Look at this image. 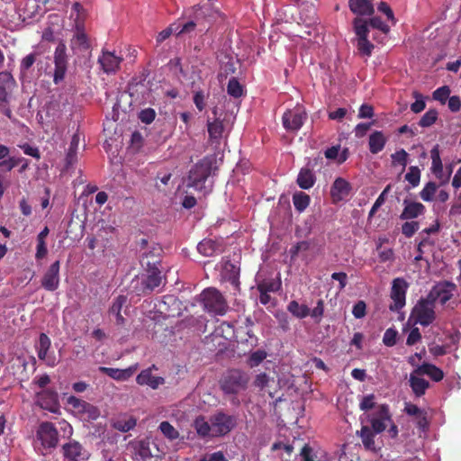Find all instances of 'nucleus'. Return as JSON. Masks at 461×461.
<instances>
[{"label": "nucleus", "instance_id": "f257e3e1", "mask_svg": "<svg viewBox=\"0 0 461 461\" xmlns=\"http://www.w3.org/2000/svg\"><path fill=\"white\" fill-rule=\"evenodd\" d=\"M249 375L240 369L228 370L220 380V387L226 394H237L247 389L249 382Z\"/></svg>", "mask_w": 461, "mask_h": 461}, {"label": "nucleus", "instance_id": "f03ea898", "mask_svg": "<svg viewBox=\"0 0 461 461\" xmlns=\"http://www.w3.org/2000/svg\"><path fill=\"white\" fill-rule=\"evenodd\" d=\"M351 24L358 53L361 56L369 57L374 50V44L367 38L370 25L366 18L354 17Z\"/></svg>", "mask_w": 461, "mask_h": 461}, {"label": "nucleus", "instance_id": "7ed1b4c3", "mask_svg": "<svg viewBox=\"0 0 461 461\" xmlns=\"http://www.w3.org/2000/svg\"><path fill=\"white\" fill-rule=\"evenodd\" d=\"M212 160L203 158L194 164L189 171L187 187L202 192L205 189L204 184L212 173Z\"/></svg>", "mask_w": 461, "mask_h": 461}, {"label": "nucleus", "instance_id": "20e7f679", "mask_svg": "<svg viewBox=\"0 0 461 461\" xmlns=\"http://www.w3.org/2000/svg\"><path fill=\"white\" fill-rule=\"evenodd\" d=\"M131 447L136 461H163L166 456L165 452L150 440H139L131 443Z\"/></svg>", "mask_w": 461, "mask_h": 461}, {"label": "nucleus", "instance_id": "39448f33", "mask_svg": "<svg viewBox=\"0 0 461 461\" xmlns=\"http://www.w3.org/2000/svg\"><path fill=\"white\" fill-rule=\"evenodd\" d=\"M201 303L207 312L223 315L227 312L228 304L222 294L215 288H205L200 294Z\"/></svg>", "mask_w": 461, "mask_h": 461}, {"label": "nucleus", "instance_id": "423d86ee", "mask_svg": "<svg viewBox=\"0 0 461 461\" xmlns=\"http://www.w3.org/2000/svg\"><path fill=\"white\" fill-rule=\"evenodd\" d=\"M212 423V437H222L230 433L237 425V418L221 411L210 417Z\"/></svg>", "mask_w": 461, "mask_h": 461}, {"label": "nucleus", "instance_id": "0eeeda50", "mask_svg": "<svg viewBox=\"0 0 461 461\" xmlns=\"http://www.w3.org/2000/svg\"><path fill=\"white\" fill-rule=\"evenodd\" d=\"M414 321L423 326L430 325L436 319L435 303L428 297L420 299L417 305L412 308Z\"/></svg>", "mask_w": 461, "mask_h": 461}, {"label": "nucleus", "instance_id": "6e6552de", "mask_svg": "<svg viewBox=\"0 0 461 461\" xmlns=\"http://www.w3.org/2000/svg\"><path fill=\"white\" fill-rule=\"evenodd\" d=\"M457 286L453 281H438L432 286L431 291L427 296L433 303L439 300L440 303L445 305L453 298Z\"/></svg>", "mask_w": 461, "mask_h": 461}, {"label": "nucleus", "instance_id": "1a4fd4ad", "mask_svg": "<svg viewBox=\"0 0 461 461\" xmlns=\"http://www.w3.org/2000/svg\"><path fill=\"white\" fill-rule=\"evenodd\" d=\"M406 291L408 283L402 277L393 279L391 286V298L393 302L389 304V311H401L406 305Z\"/></svg>", "mask_w": 461, "mask_h": 461}, {"label": "nucleus", "instance_id": "9d476101", "mask_svg": "<svg viewBox=\"0 0 461 461\" xmlns=\"http://www.w3.org/2000/svg\"><path fill=\"white\" fill-rule=\"evenodd\" d=\"M36 438L45 448H54L59 444V431L50 421H43L38 426Z\"/></svg>", "mask_w": 461, "mask_h": 461}, {"label": "nucleus", "instance_id": "9b49d317", "mask_svg": "<svg viewBox=\"0 0 461 461\" xmlns=\"http://www.w3.org/2000/svg\"><path fill=\"white\" fill-rule=\"evenodd\" d=\"M68 69L67 46L60 42L54 50V82L59 84L66 76Z\"/></svg>", "mask_w": 461, "mask_h": 461}, {"label": "nucleus", "instance_id": "f8f14e48", "mask_svg": "<svg viewBox=\"0 0 461 461\" xmlns=\"http://www.w3.org/2000/svg\"><path fill=\"white\" fill-rule=\"evenodd\" d=\"M307 115L302 107L287 110L282 116L283 126L286 131H296L303 124Z\"/></svg>", "mask_w": 461, "mask_h": 461}, {"label": "nucleus", "instance_id": "ddd939ff", "mask_svg": "<svg viewBox=\"0 0 461 461\" xmlns=\"http://www.w3.org/2000/svg\"><path fill=\"white\" fill-rule=\"evenodd\" d=\"M370 425L375 433H382L388 427V423L392 422V413L388 404H380L377 406L374 416L370 419Z\"/></svg>", "mask_w": 461, "mask_h": 461}, {"label": "nucleus", "instance_id": "4468645a", "mask_svg": "<svg viewBox=\"0 0 461 461\" xmlns=\"http://www.w3.org/2000/svg\"><path fill=\"white\" fill-rule=\"evenodd\" d=\"M163 249L158 245L147 249L141 255L140 265L143 269H160Z\"/></svg>", "mask_w": 461, "mask_h": 461}, {"label": "nucleus", "instance_id": "2eb2a0df", "mask_svg": "<svg viewBox=\"0 0 461 461\" xmlns=\"http://www.w3.org/2000/svg\"><path fill=\"white\" fill-rule=\"evenodd\" d=\"M123 58L116 55L113 51L103 50L98 58V63L103 71L106 74L116 73L121 67Z\"/></svg>", "mask_w": 461, "mask_h": 461}, {"label": "nucleus", "instance_id": "dca6fc26", "mask_svg": "<svg viewBox=\"0 0 461 461\" xmlns=\"http://www.w3.org/2000/svg\"><path fill=\"white\" fill-rule=\"evenodd\" d=\"M60 261L54 262L41 277V287L45 291H57L60 284Z\"/></svg>", "mask_w": 461, "mask_h": 461}, {"label": "nucleus", "instance_id": "f3484780", "mask_svg": "<svg viewBox=\"0 0 461 461\" xmlns=\"http://www.w3.org/2000/svg\"><path fill=\"white\" fill-rule=\"evenodd\" d=\"M50 347L51 339L48 337V334L41 332L40 334V339H38V342L36 344V352H38V358L43 360L45 364L49 366H55L57 365V360L55 359V357L48 355Z\"/></svg>", "mask_w": 461, "mask_h": 461}, {"label": "nucleus", "instance_id": "a211bd4d", "mask_svg": "<svg viewBox=\"0 0 461 461\" xmlns=\"http://www.w3.org/2000/svg\"><path fill=\"white\" fill-rule=\"evenodd\" d=\"M211 10L209 5H204L195 9L194 19L186 22L178 32V34L190 32L194 30L197 24H203L207 18L211 17Z\"/></svg>", "mask_w": 461, "mask_h": 461}, {"label": "nucleus", "instance_id": "6ab92c4d", "mask_svg": "<svg viewBox=\"0 0 461 461\" xmlns=\"http://www.w3.org/2000/svg\"><path fill=\"white\" fill-rule=\"evenodd\" d=\"M65 458L70 461H86L87 455L83 446L77 440H70L62 447Z\"/></svg>", "mask_w": 461, "mask_h": 461}, {"label": "nucleus", "instance_id": "aec40b11", "mask_svg": "<svg viewBox=\"0 0 461 461\" xmlns=\"http://www.w3.org/2000/svg\"><path fill=\"white\" fill-rule=\"evenodd\" d=\"M351 190V186L344 178L338 177L334 180L330 187V197L334 203L344 200Z\"/></svg>", "mask_w": 461, "mask_h": 461}, {"label": "nucleus", "instance_id": "412c9836", "mask_svg": "<svg viewBox=\"0 0 461 461\" xmlns=\"http://www.w3.org/2000/svg\"><path fill=\"white\" fill-rule=\"evenodd\" d=\"M152 368H155V365L152 367L143 369L137 375L136 381L140 385H149L152 389H157L165 383L164 377L152 375Z\"/></svg>", "mask_w": 461, "mask_h": 461}, {"label": "nucleus", "instance_id": "4be33fe9", "mask_svg": "<svg viewBox=\"0 0 461 461\" xmlns=\"http://www.w3.org/2000/svg\"><path fill=\"white\" fill-rule=\"evenodd\" d=\"M426 212V207L421 203L409 202L407 199L403 200V211L400 214L402 220L416 219Z\"/></svg>", "mask_w": 461, "mask_h": 461}, {"label": "nucleus", "instance_id": "5701e85b", "mask_svg": "<svg viewBox=\"0 0 461 461\" xmlns=\"http://www.w3.org/2000/svg\"><path fill=\"white\" fill-rule=\"evenodd\" d=\"M348 8L356 15L355 17L371 16L374 5L370 0H348Z\"/></svg>", "mask_w": 461, "mask_h": 461}, {"label": "nucleus", "instance_id": "b1692460", "mask_svg": "<svg viewBox=\"0 0 461 461\" xmlns=\"http://www.w3.org/2000/svg\"><path fill=\"white\" fill-rule=\"evenodd\" d=\"M421 375H423L415 372V368L412 370L411 375H409V385H411L412 393H414L417 397L423 396L430 385L429 382L421 377Z\"/></svg>", "mask_w": 461, "mask_h": 461}, {"label": "nucleus", "instance_id": "393cba45", "mask_svg": "<svg viewBox=\"0 0 461 461\" xmlns=\"http://www.w3.org/2000/svg\"><path fill=\"white\" fill-rule=\"evenodd\" d=\"M207 131L212 144L220 145L224 131L223 122L220 118L208 119Z\"/></svg>", "mask_w": 461, "mask_h": 461}, {"label": "nucleus", "instance_id": "a878e982", "mask_svg": "<svg viewBox=\"0 0 461 461\" xmlns=\"http://www.w3.org/2000/svg\"><path fill=\"white\" fill-rule=\"evenodd\" d=\"M147 273L146 276H142L146 287L152 293L157 287L165 285L166 277L162 276L160 269H144Z\"/></svg>", "mask_w": 461, "mask_h": 461}, {"label": "nucleus", "instance_id": "bb28decb", "mask_svg": "<svg viewBox=\"0 0 461 461\" xmlns=\"http://www.w3.org/2000/svg\"><path fill=\"white\" fill-rule=\"evenodd\" d=\"M76 32L71 39V48L78 50H87L90 48L89 38L81 23L75 26Z\"/></svg>", "mask_w": 461, "mask_h": 461}, {"label": "nucleus", "instance_id": "cd10ccee", "mask_svg": "<svg viewBox=\"0 0 461 461\" xmlns=\"http://www.w3.org/2000/svg\"><path fill=\"white\" fill-rule=\"evenodd\" d=\"M136 366L121 369L116 367L100 366L99 371L117 381L128 380L135 372Z\"/></svg>", "mask_w": 461, "mask_h": 461}, {"label": "nucleus", "instance_id": "c85d7f7f", "mask_svg": "<svg viewBox=\"0 0 461 461\" xmlns=\"http://www.w3.org/2000/svg\"><path fill=\"white\" fill-rule=\"evenodd\" d=\"M38 399L41 402L43 409H47L52 412H55L58 408L59 396L57 392L50 389H45L42 392L38 393Z\"/></svg>", "mask_w": 461, "mask_h": 461}, {"label": "nucleus", "instance_id": "c756f323", "mask_svg": "<svg viewBox=\"0 0 461 461\" xmlns=\"http://www.w3.org/2000/svg\"><path fill=\"white\" fill-rule=\"evenodd\" d=\"M416 373L429 375L433 381L439 382L444 376V371L434 364L424 362L416 367Z\"/></svg>", "mask_w": 461, "mask_h": 461}, {"label": "nucleus", "instance_id": "7c9ffc66", "mask_svg": "<svg viewBox=\"0 0 461 461\" xmlns=\"http://www.w3.org/2000/svg\"><path fill=\"white\" fill-rule=\"evenodd\" d=\"M137 425V419L127 414L119 416L112 420V427L122 432H128Z\"/></svg>", "mask_w": 461, "mask_h": 461}, {"label": "nucleus", "instance_id": "2f4dec72", "mask_svg": "<svg viewBox=\"0 0 461 461\" xmlns=\"http://www.w3.org/2000/svg\"><path fill=\"white\" fill-rule=\"evenodd\" d=\"M386 145V137L383 131H375L369 135L368 149L370 153L377 154L381 152Z\"/></svg>", "mask_w": 461, "mask_h": 461}, {"label": "nucleus", "instance_id": "473e14b6", "mask_svg": "<svg viewBox=\"0 0 461 461\" xmlns=\"http://www.w3.org/2000/svg\"><path fill=\"white\" fill-rule=\"evenodd\" d=\"M194 428L201 438H212V423L211 421L206 420L205 417L203 415H199L194 420Z\"/></svg>", "mask_w": 461, "mask_h": 461}, {"label": "nucleus", "instance_id": "72a5a7b5", "mask_svg": "<svg viewBox=\"0 0 461 461\" xmlns=\"http://www.w3.org/2000/svg\"><path fill=\"white\" fill-rule=\"evenodd\" d=\"M127 302V295H118L114 299L112 307L109 309V313L115 317L117 324L122 325L125 321V319L122 314V309L124 307Z\"/></svg>", "mask_w": 461, "mask_h": 461}, {"label": "nucleus", "instance_id": "f704fd0d", "mask_svg": "<svg viewBox=\"0 0 461 461\" xmlns=\"http://www.w3.org/2000/svg\"><path fill=\"white\" fill-rule=\"evenodd\" d=\"M198 252L204 257H213L221 252V245L212 240H203L197 246Z\"/></svg>", "mask_w": 461, "mask_h": 461}, {"label": "nucleus", "instance_id": "c9c22d12", "mask_svg": "<svg viewBox=\"0 0 461 461\" xmlns=\"http://www.w3.org/2000/svg\"><path fill=\"white\" fill-rule=\"evenodd\" d=\"M80 135L75 133L71 139V142L66 157V167L69 168L77 162V152L79 149Z\"/></svg>", "mask_w": 461, "mask_h": 461}, {"label": "nucleus", "instance_id": "e433bc0d", "mask_svg": "<svg viewBox=\"0 0 461 461\" xmlns=\"http://www.w3.org/2000/svg\"><path fill=\"white\" fill-rule=\"evenodd\" d=\"M14 85V78L9 72H0V101L5 103L9 95V90Z\"/></svg>", "mask_w": 461, "mask_h": 461}, {"label": "nucleus", "instance_id": "4c0bfd02", "mask_svg": "<svg viewBox=\"0 0 461 461\" xmlns=\"http://www.w3.org/2000/svg\"><path fill=\"white\" fill-rule=\"evenodd\" d=\"M296 183L301 189L308 190L313 186L315 176L309 168H302L297 176Z\"/></svg>", "mask_w": 461, "mask_h": 461}, {"label": "nucleus", "instance_id": "58836bf2", "mask_svg": "<svg viewBox=\"0 0 461 461\" xmlns=\"http://www.w3.org/2000/svg\"><path fill=\"white\" fill-rule=\"evenodd\" d=\"M432 158L431 171L437 178L443 177V163L440 158L439 146L436 145L430 151Z\"/></svg>", "mask_w": 461, "mask_h": 461}, {"label": "nucleus", "instance_id": "ea45409f", "mask_svg": "<svg viewBox=\"0 0 461 461\" xmlns=\"http://www.w3.org/2000/svg\"><path fill=\"white\" fill-rule=\"evenodd\" d=\"M375 434H376L371 427L362 426L359 431V437L366 449H375Z\"/></svg>", "mask_w": 461, "mask_h": 461}, {"label": "nucleus", "instance_id": "a19ab883", "mask_svg": "<svg viewBox=\"0 0 461 461\" xmlns=\"http://www.w3.org/2000/svg\"><path fill=\"white\" fill-rule=\"evenodd\" d=\"M131 293H134L136 296H143V294H151L149 288L146 287V283L142 276H137L130 285Z\"/></svg>", "mask_w": 461, "mask_h": 461}, {"label": "nucleus", "instance_id": "79ce46f5", "mask_svg": "<svg viewBox=\"0 0 461 461\" xmlns=\"http://www.w3.org/2000/svg\"><path fill=\"white\" fill-rule=\"evenodd\" d=\"M68 402L74 408L81 409L85 411L90 412L91 414H97L98 412L96 407L75 395L69 396L68 399Z\"/></svg>", "mask_w": 461, "mask_h": 461}, {"label": "nucleus", "instance_id": "37998d69", "mask_svg": "<svg viewBox=\"0 0 461 461\" xmlns=\"http://www.w3.org/2000/svg\"><path fill=\"white\" fill-rule=\"evenodd\" d=\"M286 309L294 317L299 319L305 318L310 313V308L306 304H299L296 301L289 302Z\"/></svg>", "mask_w": 461, "mask_h": 461}, {"label": "nucleus", "instance_id": "c03bdc74", "mask_svg": "<svg viewBox=\"0 0 461 461\" xmlns=\"http://www.w3.org/2000/svg\"><path fill=\"white\" fill-rule=\"evenodd\" d=\"M311 198L303 192H296L293 195V203L298 212H303L310 204Z\"/></svg>", "mask_w": 461, "mask_h": 461}, {"label": "nucleus", "instance_id": "a18cd8bd", "mask_svg": "<svg viewBox=\"0 0 461 461\" xmlns=\"http://www.w3.org/2000/svg\"><path fill=\"white\" fill-rule=\"evenodd\" d=\"M280 287V279H263L257 284V289L265 293H276V291H279Z\"/></svg>", "mask_w": 461, "mask_h": 461}, {"label": "nucleus", "instance_id": "49530a36", "mask_svg": "<svg viewBox=\"0 0 461 461\" xmlns=\"http://www.w3.org/2000/svg\"><path fill=\"white\" fill-rule=\"evenodd\" d=\"M74 15H76L75 26L79 25V23H81L83 26H85V20L87 16V11L80 2H75L72 5L71 16H74Z\"/></svg>", "mask_w": 461, "mask_h": 461}, {"label": "nucleus", "instance_id": "de8ad7c7", "mask_svg": "<svg viewBox=\"0 0 461 461\" xmlns=\"http://www.w3.org/2000/svg\"><path fill=\"white\" fill-rule=\"evenodd\" d=\"M392 190V185H387L381 194L378 195V197L376 198V200L375 201L374 204L372 205L370 211H369V217L373 216L376 211L381 208L384 204V202L386 201V195L388 194V193Z\"/></svg>", "mask_w": 461, "mask_h": 461}, {"label": "nucleus", "instance_id": "09e8293b", "mask_svg": "<svg viewBox=\"0 0 461 461\" xmlns=\"http://www.w3.org/2000/svg\"><path fill=\"white\" fill-rule=\"evenodd\" d=\"M159 429L163 435L170 440L176 439L179 437L178 430L175 429V427L169 421H162L159 425Z\"/></svg>", "mask_w": 461, "mask_h": 461}, {"label": "nucleus", "instance_id": "8fccbe9b", "mask_svg": "<svg viewBox=\"0 0 461 461\" xmlns=\"http://www.w3.org/2000/svg\"><path fill=\"white\" fill-rule=\"evenodd\" d=\"M438 118V112L436 109H429L420 119L419 125L423 128L432 126Z\"/></svg>", "mask_w": 461, "mask_h": 461}, {"label": "nucleus", "instance_id": "3c124183", "mask_svg": "<svg viewBox=\"0 0 461 461\" xmlns=\"http://www.w3.org/2000/svg\"><path fill=\"white\" fill-rule=\"evenodd\" d=\"M438 190V185L434 182H429L420 192V197L424 202H432Z\"/></svg>", "mask_w": 461, "mask_h": 461}, {"label": "nucleus", "instance_id": "603ef678", "mask_svg": "<svg viewBox=\"0 0 461 461\" xmlns=\"http://www.w3.org/2000/svg\"><path fill=\"white\" fill-rule=\"evenodd\" d=\"M366 20L370 27H372L373 29L381 31V32L384 34H388L390 32V25H387L381 17L372 16Z\"/></svg>", "mask_w": 461, "mask_h": 461}, {"label": "nucleus", "instance_id": "864d4df0", "mask_svg": "<svg viewBox=\"0 0 461 461\" xmlns=\"http://www.w3.org/2000/svg\"><path fill=\"white\" fill-rule=\"evenodd\" d=\"M227 92L230 95L238 98L243 95V88L240 82L232 77L228 82Z\"/></svg>", "mask_w": 461, "mask_h": 461}, {"label": "nucleus", "instance_id": "5fc2aeb1", "mask_svg": "<svg viewBox=\"0 0 461 461\" xmlns=\"http://www.w3.org/2000/svg\"><path fill=\"white\" fill-rule=\"evenodd\" d=\"M405 179L412 187H416L420 183V170L418 167L412 166L409 168V172L405 175Z\"/></svg>", "mask_w": 461, "mask_h": 461}, {"label": "nucleus", "instance_id": "6e6d98bb", "mask_svg": "<svg viewBox=\"0 0 461 461\" xmlns=\"http://www.w3.org/2000/svg\"><path fill=\"white\" fill-rule=\"evenodd\" d=\"M267 351L264 349L253 351L248 358V364L250 367L257 366L267 357Z\"/></svg>", "mask_w": 461, "mask_h": 461}, {"label": "nucleus", "instance_id": "4d7b16f0", "mask_svg": "<svg viewBox=\"0 0 461 461\" xmlns=\"http://www.w3.org/2000/svg\"><path fill=\"white\" fill-rule=\"evenodd\" d=\"M391 159H393V166H402L406 167L408 165V152L403 149L393 153L391 155Z\"/></svg>", "mask_w": 461, "mask_h": 461}, {"label": "nucleus", "instance_id": "13d9d810", "mask_svg": "<svg viewBox=\"0 0 461 461\" xmlns=\"http://www.w3.org/2000/svg\"><path fill=\"white\" fill-rule=\"evenodd\" d=\"M412 96L416 98L413 104H411V111L414 113H421L426 108V102L421 94L417 91L412 93Z\"/></svg>", "mask_w": 461, "mask_h": 461}, {"label": "nucleus", "instance_id": "bf43d9fd", "mask_svg": "<svg viewBox=\"0 0 461 461\" xmlns=\"http://www.w3.org/2000/svg\"><path fill=\"white\" fill-rule=\"evenodd\" d=\"M450 87L448 86H443L433 92V98L444 104L450 97Z\"/></svg>", "mask_w": 461, "mask_h": 461}, {"label": "nucleus", "instance_id": "052dcab7", "mask_svg": "<svg viewBox=\"0 0 461 461\" xmlns=\"http://www.w3.org/2000/svg\"><path fill=\"white\" fill-rule=\"evenodd\" d=\"M324 313V303L322 299H318L315 307L310 310L309 315L316 323H320Z\"/></svg>", "mask_w": 461, "mask_h": 461}, {"label": "nucleus", "instance_id": "680f3d73", "mask_svg": "<svg viewBox=\"0 0 461 461\" xmlns=\"http://www.w3.org/2000/svg\"><path fill=\"white\" fill-rule=\"evenodd\" d=\"M419 229L420 223L418 221H407L402 225V234L405 238H411Z\"/></svg>", "mask_w": 461, "mask_h": 461}, {"label": "nucleus", "instance_id": "e2e57ef3", "mask_svg": "<svg viewBox=\"0 0 461 461\" xmlns=\"http://www.w3.org/2000/svg\"><path fill=\"white\" fill-rule=\"evenodd\" d=\"M384 345L387 347H393L397 343V330L395 328H387L384 332V339H382Z\"/></svg>", "mask_w": 461, "mask_h": 461}, {"label": "nucleus", "instance_id": "0e129e2a", "mask_svg": "<svg viewBox=\"0 0 461 461\" xmlns=\"http://www.w3.org/2000/svg\"><path fill=\"white\" fill-rule=\"evenodd\" d=\"M36 59L37 52L29 53L26 57H23L22 59V62H20V71L22 73H26Z\"/></svg>", "mask_w": 461, "mask_h": 461}, {"label": "nucleus", "instance_id": "69168bd1", "mask_svg": "<svg viewBox=\"0 0 461 461\" xmlns=\"http://www.w3.org/2000/svg\"><path fill=\"white\" fill-rule=\"evenodd\" d=\"M156 118V112L153 108H147L141 110L139 114V119L146 124L151 123Z\"/></svg>", "mask_w": 461, "mask_h": 461}, {"label": "nucleus", "instance_id": "338daca9", "mask_svg": "<svg viewBox=\"0 0 461 461\" xmlns=\"http://www.w3.org/2000/svg\"><path fill=\"white\" fill-rule=\"evenodd\" d=\"M375 395L373 393L363 396L359 402V408L362 411L371 410L375 407Z\"/></svg>", "mask_w": 461, "mask_h": 461}, {"label": "nucleus", "instance_id": "774afa93", "mask_svg": "<svg viewBox=\"0 0 461 461\" xmlns=\"http://www.w3.org/2000/svg\"><path fill=\"white\" fill-rule=\"evenodd\" d=\"M414 419H416V425L420 430L427 431L429 429V421L426 410L423 409V414H419L417 417H414Z\"/></svg>", "mask_w": 461, "mask_h": 461}]
</instances>
